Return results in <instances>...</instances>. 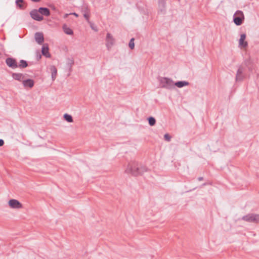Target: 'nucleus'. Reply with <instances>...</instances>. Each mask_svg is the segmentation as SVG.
Listing matches in <instances>:
<instances>
[{
	"label": "nucleus",
	"mask_w": 259,
	"mask_h": 259,
	"mask_svg": "<svg viewBox=\"0 0 259 259\" xmlns=\"http://www.w3.org/2000/svg\"><path fill=\"white\" fill-rule=\"evenodd\" d=\"M147 170V168L146 166L136 161H132L128 163L125 171L127 174H130L132 176L136 177L142 175Z\"/></svg>",
	"instance_id": "obj_1"
},
{
	"label": "nucleus",
	"mask_w": 259,
	"mask_h": 259,
	"mask_svg": "<svg viewBox=\"0 0 259 259\" xmlns=\"http://www.w3.org/2000/svg\"><path fill=\"white\" fill-rule=\"evenodd\" d=\"M159 82L160 86L162 88L171 90L175 88L174 82L173 80L168 77H160Z\"/></svg>",
	"instance_id": "obj_2"
},
{
	"label": "nucleus",
	"mask_w": 259,
	"mask_h": 259,
	"mask_svg": "<svg viewBox=\"0 0 259 259\" xmlns=\"http://www.w3.org/2000/svg\"><path fill=\"white\" fill-rule=\"evenodd\" d=\"M241 219L248 223L257 224L259 223V214L248 213L243 216Z\"/></svg>",
	"instance_id": "obj_3"
},
{
	"label": "nucleus",
	"mask_w": 259,
	"mask_h": 259,
	"mask_svg": "<svg viewBox=\"0 0 259 259\" xmlns=\"http://www.w3.org/2000/svg\"><path fill=\"white\" fill-rule=\"evenodd\" d=\"M243 13L240 10L237 11L233 15V21L237 26L241 25L244 22Z\"/></svg>",
	"instance_id": "obj_4"
},
{
	"label": "nucleus",
	"mask_w": 259,
	"mask_h": 259,
	"mask_svg": "<svg viewBox=\"0 0 259 259\" xmlns=\"http://www.w3.org/2000/svg\"><path fill=\"white\" fill-rule=\"evenodd\" d=\"M245 68L242 66H240L237 70L235 80L236 81H242L246 76L245 73Z\"/></svg>",
	"instance_id": "obj_5"
},
{
	"label": "nucleus",
	"mask_w": 259,
	"mask_h": 259,
	"mask_svg": "<svg viewBox=\"0 0 259 259\" xmlns=\"http://www.w3.org/2000/svg\"><path fill=\"white\" fill-rule=\"evenodd\" d=\"M39 13L38 10L33 9L30 12V15L33 19L37 21H41L43 20L44 17L40 15Z\"/></svg>",
	"instance_id": "obj_6"
},
{
	"label": "nucleus",
	"mask_w": 259,
	"mask_h": 259,
	"mask_svg": "<svg viewBox=\"0 0 259 259\" xmlns=\"http://www.w3.org/2000/svg\"><path fill=\"white\" fill-rule=\"evenodd\" d=\"M106 47L107 48V49L108 50H110L111 48L114 44L115 39L113 38V36L110 33H107L106 37Z\"/></svg>",
	"instance_id": "obj_7"
},
{
	"label": "nucleus",
	"mask_w": 259,
	"mask_h": 259,
	"mask_svg": "<svg viewBox=\"0 0 259 259\" xmlns=\"http://www.w3.org/2000/svg\"><path fill=\"white\" fill-rule=\"evenodd\" d=\"M9 205L10 207L15 209H19L22 208V204L17 200L12 199L9 201Z\"/></svg>",
	"instance_id": "obj_8"
},
{
	"label": "nucleus",
	"mask_w": 259,
	"mask_h": 259,
	"mask_svg": "<svg viewBox=\"0 0 259 259\" xmlns=\"http://www.w3.org/2000/svg\"><path fill=\"white\" fill-rule=\"evenodd\" d=\"M7 65L12 68H18V64L16 59L13 58H8L6 60Z\"/></svg>",
	"instance_id": "obj_9"
},
{
	"label": "nucleus",
	"mask_w": 259,
	"mask_h": 259,
	"mask_svg": "<svg viewBox=\"0 0 259 259\" xmlns=\"http://www.w3.org/2000/svg\"><path fill=\"white\" fill-rule=\"evenodd\" d=\"M166 0H159L158 13H160L161 14H165L166 11Z\"/></svg>",
	"instance_id": "obj_10"
},
{
	"label": "nucleus",
	"mask_w": 259,
	"mask_h": 259,
	"mask_svg": "<svg viewBox=\"0 0 259 259\" xmlns=\"http://www.w3.org/2000/svg\"><path fill=\"white\" fill-rule=\"evenodd\" d=\"M35 41L39 45L42 44L44 41V37L41 32H36L34 35Z\"/></svg>",
	"instance_id": "obj_11"
},
{
	"label": "nucleus",
	"mask_w": 259,
	"mask_h": 259,
	"mask_svg": "<svg viewBox=\"0 0 259 259\" xmlns=\"http://www.w3.org/2000/svg\"><path fill=\"white\" fill-rule=\"evenodd\" d=\"M49 50L48 45L47 44H44L41 48V53L43 56L47 58H50L51 57Z\"/></svg>",
	"instance_id": "obj_12"
},
{
	"label": "nucleus",
	"mask_w": 259,
	"mask_h": 259,
	"mask_svg": "<svg viewBox=\"0 0 259 259\" xmlns=\"http://www.w3.org/2000/svg\"><path fill=\"white\" fill-rule=\"evenodd\" d=\"M22 83L25 88H32L34 86V82L32 79H24Z\"/></svg>",
	"instance_id": "obj_13"
},
{
	"label": "nucleus",
	"mask_w": 259,
	"mask_h": 259,
	"mask_svg": "<svg viewBox=\"0 0 259 259\" xmlns=\"http://www.w3.org/2000/svg\"><path fill=\"white\" fill-rule=\"evenodd\" d=\"M246 38V34L243 33L241 34L240 38L239 41V46L241 47L245 48L248 46V43L247 41H245Z\"/></svg>",
	"instance_id": "obj_14"
},
{
	"label": "nucleus",
	"mask_w": 259,
	"mask_h": 259,
	"mask_svg": "<svg viewBox=\"0 0 259 259\" xmlns=\"http://www.w3.org/2000/svg\"><path fill=\"white\" fill-rule=\"evenodd\" d=\"M38 10L39 13L43 16L48 17L51 15L50 11L48 8L40 7Z\"/></svg>",
	"instance_id": "obj_15"
},
{
	"label": "nucleus",
	"mask_w": 259,
	"mask_h": 259,
	"mask_svg": "<svg viewBox=\"0 0 259 259\" xmlns=\"http://www.w3.org/2000/svg\"><path fill=\"white\" fill-rule=\"evenodd\" d=\"M12 76L13 79L19 81H23V79L24 78V75L21 73H13Z\"/></svg>",
	"instance_id": "obj_16"
},
{
	"label": "nucleus",
	"mask_w": 259,
	"mask_h": 259,
	"mask_svg": "<svg viewBox=\"0 0 259 259\" xmlns=\"http://www.w3.org/2000/svg\"><path fill=\"white\" fill-rule=\"evenodd\" d=\"M16 5L21 10H24L26 7V4L24 0H16Z\"/></svg>",
	"instance_id": "obj_17"
},
{
	"label": "nucleus",
	"mask_w": 259,
	"mask_h": 259,
	"mask_svg": "<svg viewBox=\"0 0 259 259\" xmlns=\"http://www.w3.org/2000/svg\"><path fill=\"white\" fill-rule=\"evenodd\" d=\"M189 84V82L187 81H178L176 82H174V86H176L179 88H183L185 86L188 85Z\"/></svg>",
	"instance_id": "obj_18"
},
{
	"label": "nucleus",
	"mask_w": 259,
	"mask_h": 259,
	"mask_svg": "<svg viewBox=\"0 0 259 259\" xmlns=\"http://www.w3.org/2000/svg\"><path fill=\"white\" fill-rule=\"evenodd\" d=\"M63 30L65 33L68 35H72L73 34V30L68 27L67 25L64 24L62 27Z\"/></svg>",
	"instance_id": "obj_19"
},
{
	"label": "nucleus",
	"mask_w": 259,
	"mask_h": 259,
	"mask_svg": "<svg viewBox=\"0 0 259 259\" xmlns=\"http://www.w3.org/2000/svg\"><path fill=\"white\" fill-rule=\"evenodd\" d=\"M50 70L51 71L52 74V78L53 80L55 79L56 78L57 74V70L56 67L54 65L51 66L50 67Z\"/></svg>",
	"instance_id": "obj_20"
},
{
	"label": "nucleus",
	"mask_w": 259,
	"mask_h": 259,
	"mask_svg": "<svg viewBox=\"0 0 259 259\" xmlns=\"http://www.w3.org/2000/svg\"><path fill=\"white\" fill-rule=\"evenodd\" d=\"M28 66L27 62L24 60H21L20 63L18 65V67L20 68H25Z\"/></svg>",
	"instance_id": "obj_21"
},
{
	"label": "nucleus",
	"mask_w": 259,
	"mask_h": 259,
	"mask_svg": "<svg viewBox=\"0 0 259 259\" xmlns=\"http://www.w3.org/2000/svg\"><path fill=\"white\" fill-rule=\"evenodd\" d=\"M63 117L64 119L68 122H72L73 121L72 116L67 113L64 114Z\"/></svg>",
	"instance_id": "obj_22"
},
{
	"label": "nucleus",
	"mask_w": 259,
	"mask_h": 259,
	"mask_svg": "<svg viewBox=\"0 0 259 259\" xmlns=\"http://www.w3.org/2000/svg\"><path fill=\"white\" fill-rule=\"evenodd\" d=\"M148 123L150 126H153L156 123V120L153 117H149L148 118Z\"/></svg>",
	"instance_id": "obj_23"
},
{
	"label": "nucleus",
	"mask_w": 259,
	"mask_h": 259,
	"mask_svg": "<svg viewBox=\"0 0 259 259\" xmlns=\"http://www.w3.org/2000/svg\"><path fill=\"white\" fill-rule=\"evenodd\" d=\"M81 12L83 14H89L90 13V10L86 5H84L82 6L81 8Z\"/></svg>",
	"instance_id": "obj_24"
},
{
	"label": "nucleus",
	"mask_w": 259,
	"mask_h": 259,
	"mask_svg": "<svg viewBox=\"0 0 259 259\" xmlns=\"http://www.w3.org/2000/svg\"><path fill=\"white\" fill-rule=\"evenodd\" d=\"M74 64V60L72 59L68 58L67 61V65L68 67L69 68V70L70 71L71 69V67L72 65Z\"/></svg>",
	"instance_id": "obj_25"
},
{
	"label": "nucleus",
	"mask_w": 259,
	"mask_h": 259,
	"mask_svg": "<svg viewBox=\"0 0 259 259\" xmlns=\"http://www.w3.org/2000/svg\"><path fill=\"white\" fill-rule=\"evenodd\" d=\"M134 40H135L134 38H132L131 39V40H130V42H129V44H128L129 48L131 50H133L135 48Z\"/></svg>",
	"instance_id": "obj_26"
},
{
	"label": "nucleus",
	"mask_w": 259,
	"mask_h": 259,
	"mask_svg": "<svg viewBox=\"0 0 259 259\" xmlns=\"http://www.w3.org/2000/svg\"><path fill=\"white\" fill-rule=\"evenodd\" d=\"M164 138L165 140H166L167 141H170L171 140V136L168 134H165L164 135Z\"/></svg>",
	"instance_id": "obj_27"
},
{
	"label": "nucleus",
	"mask_w": 259,
	"mask_h": 259,
	"mask_svg": "<svg viewBox=\"0 0 259 259\" xmlns=\"http://www.w3.org/2000/svg\"><path fill=\"white\" fill-rule=\"evenodd\" d=\"M90 13L89 14H83V17H84V18L85 19V20L89 22V23H90Z\"/></svg>",
	"instance_id": "obj_28"
},
{
	"label": "nucleus",
	"mask_w": 259,
	"mask_h": 259,
	"mask_svg": "<svg viewBox=\"0 0 259 259\" xmlns=\"http://www.w3.org/2000/svg\"><path fill=\"white\" fill-rule=\"evenodd\" d=\"M4 144V141L2 139H0V147L3 146Z\"/></svg>",
	"instance_id": "obj_29"
},
{
	"label": "nucleus",
	"mask_w": 259,
	"mask_h": 259,
	"mask_svg": "<svg viewBox=\"0 0 259 259\" xmlns=\"http://www.w3.org/2000/svg\"><path fill=\"white\" fill-rule=\"evenodd\" d=\"M90 24H91V25H91V27L92 28V29H93V30H95L96 31H98L97 29H95V28H94V27H93V24L90 23Z\"/></svg>",
	"instance_id": "obj_30"
},
{
	"label": "nucleus",
	"mask_w": 259,
	"mask_h": 259,
	"mask_svg": "<svg viewBox=\"0 0 259 259\" xmlns=\"http://www.w3.org/2000/svg\"><path fill=\"white\" fill-rule=\"evenodd\" d=\"M203 180V177H199V178H198V181H202V180Z\"/></svg>",
	"instance_id": "obj_31"
},
{
	"label": "nucleus",
	"mask_w": 259,
	"mask_h": 259,
	"mask_svg": "<svg viewBox=\"0 0 259 259\" xmlns=\"http://www.w3.org/2000/svg\"><path fill=\"white\" fill-rule=\"evenodd\" d=\"M41 57V55H39L38 56H37V60L40 59Z\"/></svg>",
	"instance_id": "obj_32"
},
{
	"label": "nucleus",
	"mask_w": 259,
	"mask_h": 259,
	"mask_svg": "<svg viewBox=\"0 0 259 259\" xmlns=\"http://www.w3.org/2000/svg\"><path fill=\"white\" fill-rule=\"evenodd\" d=\"M73 14L74 15H75L76 17H77V16H78V15H77L76 13H73Z\"/></svg>",
	"instance_id": "obj_33"
},
{
	"label": "nucleus",
	"mask_w": 259,
	"mask_h": 259,
	"mask_svg": "<svg viewBox=\"0 0 259 259\" xmlns=\"http://www.w3.org/2000/svg\"><path fill=\"white\" fill-rule=\"evenodd\" d=\"M248 69H249V70L250 71L252 70L250 68H249Z\"/></svg>",
	"instance_id": "obj_34"
},
{
	"label": "nucleus",
	"mask_w": 259,
	"mask_h": 259,
	"mask_svg": "<svg viewBox=\"0 0 259 259\" xmlns=\"http://www.w3.org/2000/svg\"><path fill=\"white\" fill-rule=\"evenodd\" d=\"M205 185H206V184H205V183H204V184H203V186H205Z\"/></svg>",
	"instance_id": "obj_35"
}]
</instances>
